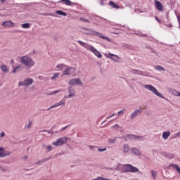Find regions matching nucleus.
<instances>
[{"mask_svg": "<svg viewBox=\"0 0 180 180\" xmlns=\"http://www.w3.org/2000/svg\"><path fill=\"white\" fill-rule=\"evenodd\" d=\"M169 167H172V168H174V169H176V171H177V172L179 174H180V167L178 165L171 164V165H169Z\"/></svg>", "mask_w": 180, "mask_h": 180, "instance_id": "20", "label": "nucleus"}, {"mask_svg": "<svg viewBox=\"0 0 180 180\" xmlns=\"http://www.w3.org/2000/svg\"><path fill=\"white\" fill-rule=\"evenodd\" d=\"M170 93L172 95H174V96H180V93L175 89L170 90Z\"/></svg>", "mask_w": 180, "mask_h": 180, "instance_id": "23", "label": "nucleus"}, {"mask_svg": "<svg viewBox=\"0 0 180 180\" xmlns=\"http://www.w3.org/2000/svg\"><path fill=\"white\" fill-rule=\"evenodd\" d=\"M108 58H112V57H115V58H117V60H119V56L112 53H109L108 55Z\"/></svg>", "mask_w": 180, "mask_h": 180, "instance_id": "26", "label": "nucleus"}, {"mask_svg": "<svg viewBox=\"0 0 180 180\" xmlns=\"http://www.w3.org/2000/svg\"><path fill=\"white\" fill-rule=\"evenodd\" d=\"M109 5H110L112 6V8H114L115 9H119L120 8V6H119L118 4H117L116 3H115L113 1H110Z\"/></svg>", "mask_w": 180, "mask_h": 180, "instance_id": "21", "label": "nucleus"}, {"mask_svg": "<svg viewBox=\"0 0 180 180\" xmlns=\"http://www.w3.org/2000/svg\"><path fill=\"white\" fill-rule=\"evenodd\" d=\"M143 86L146 89H148V91H150V92L159 96V98H164V96L161 93H159L158 90L153 85H144Z\"/></svg>", "mask_w": 180, "mask_h": 180, "instance_id": "6", "label": "nucleus"}, {"mask_svg": "<svg viewBox=\"0 0 180 180\" xmlns=\"http://www.w3.org/2000/svg\"><path fill=\"white\" fill-rule=\"evenodd\" d=\"M117 169H121L122 172H139V168L129 164H119L117 167Z\"/></svg>", "mask_w": 180, "mask_h": 180, "instance_id": "3", "label": "nucleus"}, {"mask_svg": "<svg viewBox=\"0 0 180 180\" xmlns=\"http://www.w3.org/2000/svg\"><path fill=\"white\" fill-rule=\"evenodd\" d=\"M176 136H177L178 137H180V131L176 134Z\"/></svg>", "mask_w": 180, "mask_h": 180, "instance_id": "43", "label": "nucleus"}, {"mask_svg": "<svg viewBox=\"0 0 180 180\" xmlns=\"http://www.w3.org/2000/svg\"><path fill=\"white\" fill-rule=\"evenodd\" d=\"M68 141V138L67 136L59 138L56 140V141L53 142V146H56L58 147V146H63V144H65V142Z\"/></svg>", "mask_w": 180, "mask_h": 180, "instance_id": "7", "label": "nucleus"}, {"mask_svg": "<svg viewBox=\"0 0 180 180\" xmlns=\"http://www.w3.org/2000/svg\"><path fill=\"white\" fill-rule=\"evenodd\" d=\"M77 43H79L80 46H82V47H84V49H86V50H89V51H91V53L95 54L98 58H102V54L101 53V52L96 50V49H95V47H94L92 45L82 41H77Z\"/></svg>", "mask_w": 180, "mask_h": 180, "instance_id": "2", "label": "nucleus"}, {"mask_svg": "<svg viewBox=\"0 0 180 180\" xmlns=\"http://www.w3.org/2000/svg\"><path fill=\"white\" fill-rule=\"evenodd\" d=\"M1 70L3 71V72H9V69L8 68V66L5 65H2L1 66Z\"/></svg>", "mask_w": 180, "mask_h": 180, "instance_id": "22", "label": "nucleus"}, {"mask_svg": "<svg viewBox=\"0 0 180 180\" xmlns=\"http://www.w3.org/2000/svg\"><path fill=\"white\" fill-rule=\"evenodd\" d=\"M22 27L23 29H29V27H30V24L29 23H24L22 25Z\"/></svg>", "mask_w": 180, "mask_h": 180, "instance_id": "28", "label": "nucleus"}, {"mask_svg": "<svg viewBox=\"0 0 180 180\" xmlns=\"http://www.w3.org/2000/svg\"><path fill=\"white\" fill-rule=\"evenodd\" d=\"M155 68L158 70V71H165V69H164V68L160 66V65H157L155 67Z\"/></svg>", "mask_w": 180, "mask_h": 180, "instance_id": "27", "label": "nucleus"}, {"mask_svg": "<svg viewBox=\"0 0 180 180\" xmlns=\"http://www.w3.org/2000/svg\"><path fill=\"white\" fill-rule=\"evenodd\" d=\"M98 151H99V153H102V151H106V148H98Z\"/></svg>", "mask_w": 180, "mask_h": 180, "instance_id": "35", "label": "nucleus"}, {"mask_svg": "<svg viewBox=\"0 0 180 180\" xmlns=\"http://www.w3.org/2000/svg\"><path fill=\"white\" fill-rule=\"evenodd\" d=\"M108 141H109V143H115V139H113V140L109 139Z\"/></svg>", "mask_w": 180, "mask_h": 180, "instance_id": "42", "label": "nucleus"}, {"mask_svg": "<svg viewBox=\"0 0 180 180\" xmlns=\"http://www.w3.org/2000/svg\"><path fill=\"white\" fill-rule=\"evenodd\" d=\"M20 61L23 64V65H25V67H29L30 68V67H33V65H34V62H33V60L27 56H22L20 58Z\"/></svg>", "mask_w": 180, "mask_h": 180, "instance_id": "5", "label": "nucleus"}, {"mask_svg": "<svg viewBox=\"0 0 180 180\" xmlns=\"http://www.w3.org/2000/svg\"><path fill=\"white\" fill-rule=\"evenodd\" d=\"M58 92H61V91L60 90L54 91L53 92H51V94H49V95H56V94H58Z\"/></svg>", "mask_w": 180, "mask_h": 180, "instance_id": "33", "label": "nucleus"}, {"mask_svg": "<svg viewBox=\"0 0 180 180\" xmlns=\"http://www.w3.org/2000/svg\"><path fill=\"white\" fill-rule=\"evenodd\" d=\"M68 92H69L68 98H72V96L75 95V90L72 89V87H69Z\"/></svg>", "mask_w": 180, "mask_h": 180, "instance_id": "17", "label": "nucleus"}, {"mask_svg": "<svg viewBox=\"0 0 180 180\" xmlns=\"http://www.w3.org/2000/svg\"><path fill=\"white\" fill-rule=\"evenodd\" d=\"M30 127H32V121H30L27 126V129H30Z\"/></svg>", "mask_w": 180, "mask_h": 180, "instance_id": "36", "label": "nucleus"}, {"mask_svg": "<svg viewBox=\"0 0 180 180\" xmlns=\"http://www.w3.org/2000/svg\"><path fill=\"white\" fill-rule=\"evenodd\" d=\"M82 82H81V80L79 79H72L69 82V85H81Z\"/></svg>", "mask_w": 180, "mask_h": 180, "instance_id": "11", "label": "nucleus"}, {"mask_svg": "<svg viewBox=\"0 0 180 180\" xmlns=\"http://www.w3.org/2000/svg\"><path fill=\"white\" fill-rule=\"evenodd\" d=\"M169 136H171V132L169 131H164L162 134V138L164 140H167Z\"/></svg>", "mask_w": 180, "mask_h": 180, "instance_id": "19", "label": "nucleus"}, {"mask_svg": "<svg viewBox=\"0 0 180 180\" xmlns=\"http://www.w3.org/2000/svg\"><path fill=\"white\" fill-rule=\"evenodd\" d=\"M11 152L5 151L4 148H0V157H6V155H10Z\"/></svg>", "mask_w": 180, "mask_h": 180, "instance_id": "16", "label": "nucleus"}, {"mask_svg": "<svg viewBox=\"0 0 180 180\" xmlns=\"http://www.w3.org/2000/svg\"><path fill=\"white\" fill-rule=\"evenodd\" d=\"M0 137H5V132H1L0 134Z\"/></svg>", "mask_w": 180, "mask_h": 180, "instance_id": "39", "label": "nucleus"}, {"mask_svg": "<svg viewBox=\"0 0 180 180\" xmlns=\"http://www.w3.org/2000/svg\"><path fill=\"white\" fill-rule=\"evenodd\" d=\"M1 2L4 3L5 2V0H1Z\"/></svg>", "mask_w": 180, "mask_h": 180, "instance_id": "45", "label": "nucleus"}, {"mask_svg": "<svg viewBox=\"0 0 180 180\" xmlns=\"http://www.w3.org/2000/svg\"><path fill=\"white\" fill-rule=\"evenodd\" d=\"M129 140H143V136H136V135H133V134H129L127 135V138H125V141H127L129 139Z\"/></svg>", "mask_w": 180, "mask_h": 180, "instance_id": "10", "label": "nucleus"}, {"mask_svg": "<svg viewBox=\"0 0 180 180\" xmlns=\"http://www.w3.org/2000/svg\"><path fill=\"white\" fill-rule=\"evenodd\" d=\"M113 116H115V113H113L110 116L107 117L106 119H108V120L111 119V117H113Z\"/></svg>", "mask_w": 180, "mask_h": 180, "instance_id": "38", "label": "nucleus"}, {"mask_svg": "<svg viewBox=\"0 0 180 180\" xmlns=\"http://www.w3.org/2000/svg\"><path fill=\"white\" fill-rule=\"evenodd\" d=\"M144 110V108L140 107L139 109L135 110L131 114V119H134L136 116H139L141 112Z\"/></svg>", "mask_w": 180, "mask_h": 180, "instance_id": "9", "label": "nucleus"}, {"mask_svg": "<svg viewBox=\"0 0 180 180\" xmlns=\"http://www.w3.org/2000/svg\"><path fill=\"white\" fill-rule=\"evenodd\" d=\"M2 26L4 27H12V26H15V24L12 21H4L2 22Z\"/></svg>", "mask_w": 180, "mask_h": 180, "instance_id": "13", "label": "nucleus"}, {"mask_svg": "<svg viewBox=\"0 0 180 180\" xmlns=\"http://www.w3.org/2000/svg\"><path fill=\"white\" fill-rule=\"evenodd\" d=\"M155 5L157 8L158 10H159L160 12L163 11L164 9V6H162V4H161V2L155 0Z\"/></svg>", "mask_w": 180, "mask_h": 180, "instance_id": "15", "label": "nucleus"}, {"mask_svg": "<svg viewBox=\"0 0 180 180\" xmlns=\"http://www.w3.org/2000/svg\"><path fill=\"white\" fill-rule=\"evenodd\" d=\"M80 20H82V22H86V23H89V20L86 19L84 18L81 17Z\"/></svg>", "mask_w": 180, "mask_h": 180, "instance_id": "32", "label": "nucleus"}, {"mask_svg": "<svg viewBox=\"0 0 180 180\" xmlns=\"http://www.w3.org/2000/svg\"><path fill=\"white\" fill-rule=\"evenodd\" d=\"M63 105H65V101H60L58 103L51 105L50 108H47V110H50V109H53L54 108H58V106H61Z\"/></svg>", "mask_w": 180, "mask_h": 180, "instance_id": "12", "label": "nucleus"}, {"mask_svg": "<svg viewBox=\"0 0 180 180\" xmlns=\"http://www.w3.org/2000/svg\"><path fill=\"white\" fill-rule=\"evenodd\" d=\"M46 149L48 150V151H51V150H53V147L51 146H47Z\"/></svg>", "mask_w": 180, "mask_h": 180, "instance_id": "34", "label": "nucleus"}, {"mask_svg": "<svg viewBox=\"0 0 180 180\" xmlns=\"http://www.w3.org/2000/svg\"><path fill=\"white\" fill-rule=\"evenodd\" d=\"M86 34L88 36H98V37H100V39H103V40H107L108 41H110V39L103 35L101 32H98L96 31H94L91 29H86Z\"/></svg>", "mask_w": 180, "mask_h": 180, "instance_id": "4", "label": "nucleus"}, {"mask_svg": "<svg viewBox=\"0 0 180 180\" xmlns=\"http://www.w3.org/2000/svg\"><path fill=\"white\" fill-rule=\"evenodd\" d=\"M33 84V79H25L23 82H19V86H29V85H32Z\"/></svg>", "mask_w": 180, "mask_h": 180, "instance_id": "8", "label": "nucleus"}, {"mask_svg": "<svg viewBox=\"0 0 180 180\" xmlns=\"http://www.w3.org/2000/svg\"><path fill=\"white\" fill-rule=\"evenodd\" d=\"M123 112H124V110H120L117 112V115H122V113H123Z\"/></svg>", "mask_w": 180, "mask_h": 180, "instance_id": "40", "label": "nucleus"}, {"mask_svg": "<svg viewBox=\"0 0 180 180\" xmlns=\"http://www.w3.org/2000/svg\"><path fill=\"white\" fill-rule=\"evenodd\" d=\"M150 172L152 174V176L153 179H155V177L157 176V172L152 170Z\"/></svg>", "mask_w": 180, "mask_h": 180, "instance_id": "30", "label": "nucleus"}, {"mask_svg": "<svg viewBox=\"0 0 180 180\" xmlns=\"http://www.w3.org/2000/svg\"><path fill=\"white\" fill-rule=\"evenodd\" d=\"M60 2H64L65 5H67L68 6H71L72 4V2L70 0H61Z\"/></svg>", "mask_w": 180, "mask_h": 180, "instance_id": "24", "label": "nucleus"}, {"mask_svg": "<svg viewBox=\"0 0 180 180\" xmlns=\"http://www.w3.org/2000/svg\"><path fill=\"white\" fill-rule=\"evenodd\" d=\"M177 20L179 22V27L180 29V15H177Z\"/></svg>", "mask_w": 180, "mask_h": 180, "instance_id": "37", "label": "nucleus"}, {"mask_svg": "<svg viewBox=\"0 0 180 180\" xmlns=\"http://www.w3.org/2000/svg\"><path fill=\"white\" fill-rule=\"evenodd\" d=\"M67 127H68V126H66L65 127H63L61 129H60V131H64V130H65V129H67Z\"/></svg>", "mask_w": 180, "mask_h": 180, "instance_id": "41", "label": "nucleus"}, {"mask_svg": "<svg viewBox=\"0 0 180 180\" xmlns=\"http://www.w3.org/2000/svg\"><path fill=\"white\" fill-rule=\"evenodd\" d=\"M130 151H131V149H130V146H129V144H124L122 148V153L124 154H129Z\"/></svg>", "mask_w": 180, "mask_h": 180, "instance_id": "14", "label": "nucleus"}, {"mask_svg": "<svg viewBox=\"0 0 180 180\" xmlns=\"http://www.w3.org/2000/svg\"><path fill=\"white\" fill-rule=\"evenodd\" d=\"M119 127V125L118 124H115L113 127Z\"/></svg>", "mask_w": 180, "mask_h": 180, "instance_id": "44", "label": "nucleus"}, {"mask_svg": "<svg viewBox=\"0 0 180 180\" xmlns=\"http://www.w3.org/2000/svg\"><path fill=\"white\" fill-rule=\"evenodd\" d=\"M23 68L20 65L17 66L16 68H15L13 70V74H15V72H18V71H21V70H22Z\"/></svg>", "mask_w": 180, "mask_h": 180, "instance_id": "25", "label": "nucleus"}, {"mask_svg": "<svg viewBox=\"0 0 180 180\" xmlns=\"http://www.w3.org/2000/svg\"><path fill=\"white\" fill-rule=\"evenodd\" d=\"M60 76V73H54L53 76L51 77V79H56V78H58Z\"/></svg>", "mask_w": 180, "mask_h": 180, "instance_id": "31", "label": "nucleus"}, {"mask_svg": "<svg viewBox=\"0 0 180 180\" xmlns=\"http://www.w3.org/2000/svg\"><path fill=\"white\" fill-rule=\"evenodd\" d=\"M131 152L135 154V155H140V154H141V152L140 151V150L136 148H131Z\"/></svg>", "mask_w": 180, "mask_h": 180, "instance_id": "18", "label": "nucleus"}, {"mask_svg": "<svg viewBox=\"0 0 180 180\" xmlns=\"http://www.w3.org/2000/svg\"><path fill=\"white\" fill-rule=\"evenodd\" d=\"M56 13L58 15H62L63 16H66L67 15V13L63 12L61 11H57Z\"/></svg>", "mask_w": 180, "mask_h": 180, "instance_id": "29", "label": "nucleus"}, {"mask_svg": "<svg viewBox=\"0 0 180 180\" xmlns=\"http://www.w3.org/2000/svg\"><path fill=\"white\" fill-rule=\"evenodd\" d=\"M56 68L58 69L57 71H61L63 70V75H72L73 77H75V74L77 72V69L75 68L72 67H68L65 64H58L56 66Z\"/></svg>", "mask_w": 180, "mask_h": 180, "instance_id": "1", "label": "nucleus"}]
</instances>
